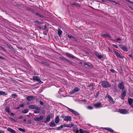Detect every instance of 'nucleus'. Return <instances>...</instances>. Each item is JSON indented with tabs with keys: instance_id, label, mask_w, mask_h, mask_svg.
Returning a JSON list of instances; mask_svg holds the SVG:
<instances>
[{
	"instance_id": "f257e3e1",
	"label": "nucleus",
	"mask_w": 133,
	"mask_h": 133,
	"mask_svg": "<svg viewBox=\"0 0 133 133\" xmlns=\"http://www.w3.org/2000/svg\"><path fill=\"white\" fill-rule=\"evenodd\" d=\"M102 86L104 88H108L111 86L110 84L108 82L102 81L101 82Z\"/></svg>"
},
{
	"instance_id": "f03ea898",
	"label": "nucleus",
	"mask_w": 133,
	"mask_h": 133,
	"mask_svg": "<svg viewBox=\"0 0 133 133\" xmlns=\"http://www.w3.org/2000/svg\"><path fill=\"white\" fill-rule=\"evenodd\" d=\"M127 91L126 89L125 90H122V93L121 95V98L123 100L124 99V98L126 96Z\"/></svg>"
},
{
	"instance_id": "7ed1b4c3",
	"label": "nucleus",
	"mask_w": 133,
	"mask_h": 133,
	"mask_svg": "<svg viewBox=\"0 0 133 133\" xmlns=\"http://www.w3.org/2000/svg\"><path fill=\"white\" fill-rule=\"evenodd\" d=\"M61 117L63 119L64 121H71V117L69 116H61Z\"/></svg>"
},
{
	"instance_id": "20e7f679",
	"label": "nucleus",
	"mask_w": 133,
	"mask_h": 133,
	"mask_svg": "<svg viewBox=\"0 0 133 133\" xmlns=\"http://www.w3.org/2000/svg\"><path fill=\"white\" fill-rule=\"evenodd\" d=\"M66 107L69 110V111L71 112H72L73 114L74 115L76 116H78L79 115V114L76 111H75L73 109H71L68 107Z\"/></svg>"
},
{
	"instance_id": "39448f33",
	"label": "nucleus",
	"mask_w": 133,
	"mask_h": 133,
	"mask_svg": "<svg viewBox=\"0 0 133 133\" xmlns=\"http://www.w3.org/2000/svg\"><path fill=\"white\" fill-rule=\"evenodd\" d=\"M106 97H107L109 99V101L112 104L114 103V102L112 97L109 94H107L106 96Z\"/></svg>"
},
{
	"instance_id": "423d86ee",
	"label": "nucleus",
	"mask_w": 133,
	"mask_h": 133,
	"mask_svg": "<svg viewBox=\"0 0 133 133\" xmlns=\"http://www.w3.org/2000/svg\"><path fill=\"white\" fill-rule=\"evenodd\" d=\"M118 87L120 89H124V85L122 81L120 83L118 84Z\"/></svg>"
},
{
	"instance_id": "0eeeda50",
	"label": "nucleus",
	"mask_w": 133,
	"mask_h": 133,
	"mask_svg": "<svg viewBox=\"0 0 133 133\" xmlns=\"http://www.w3.org/2000/svg\"><path fill=\"white\" fill-rule=\"evenodd\" d=\"M119 112L121 114H125L128 113L127 110L125 109H121L119 110Z\"/></svg>"
},
{
	"instance_id": "6e6552de",
	"label": "nucleus",
	"mask_w": 133,
	"mask_h": 133,
	"mask_svg": "<svg viewBox=\"0 0 133 133\" xmlns=\"http://www.w3.org/2000/svg\"><path fill=\"white\" fill-rule=\"evenodd\" d=\"M34 96L29 95L26 98V99L29 101H31L34 100Z\"/></svg>"
},
{
	"instance_id": "1a4fd4ad",
	"label": "nucleus",
	"mask_w": 133,
	"mask_h": 133,
	"mask_svg": "<svg viewBox=\"0 0 133 133\" xmlns=\"http://www.w3.org/2000/svg\"><path fill=\"white\" fill-rule=\"evenodd\" d=\"M84 65H87L90 68H93L94 65L90 63H88L87 62H85L83 64Z\"/></svg>"
},
{
	"instance_id": "9d476101",
	"label": "nucleus",
	"mask_w": 133,
	"mask_h": 133,
	"mask_svg": "<svg viewBox=\"0 0 133 133\" xmlns=\"http://www.w3.org/2000/svg\"><path fill=\"white\" fill-rule=\"evenodd\" d=\"M119 47L122 50L125 51H128V49L123 44L119 45Z\"/></svg>"
},
{
	"instance_id": "9b49d317",
	"label": "nucleus",
	"mask_w": 133,
	"mask_h": 133,
	"mask_svg": "<svg viewBox=\"0 0 133 133\" xmlns=\"http://www.w3.org/2000/svg\"><path fill=\"white\" fill-rule=\"evenodd\" d=\"M28 107L31 109H38V107L34 105H29L28 106Z\"/></svg>"
},
{
	"instance_id": "f8f14e48",
	"label": "nucleus",
	"mask_w": 133,
	"mask_h": 133,
	"mask_svg": "<svg viewBox=\"0 0 133 133\" xmlns=\"http://www.w3.org/2000/svg\"><path fill=\"white\" fill-rule=\"evenodd\" d=\"M80 90V89L77 87H75L74 89L71 91L70 93L73 94L76 92Z\"/></svg>"
},
{
	"instance_id": "ddd939ff",
	"label": "nucleus",
	"mask_w": 133,
	"mask_h": 133,
	"mask_svg": "<svg viewBox=\"0 0 133 133\" xmlns=\"http://www.w3.org/2000/svg\"><path fill=\"white\" fill-rule=\"evenodd\" d=\"M114 52L116 55L117 57L120 58H123V56L120 55L116 51L114 50Z\"/></svg>"
},
{
	"instance_id": "4468645a",
	"label": "nucleus",
	"mask_w": 133,
	"mask_h": 133,
	"mask_svg": "<svg viewBox=\"0 0 133 133\" xmlns=\"http://www.w3.org/2000/svg\"><path fill=\"white\" fill-rule=\"evenodd\" d=\"M94 53L98 58L100 59L103 58V55H99V54L97 53L96 51H95Z\"/></svg>"
},
{
	"instance_id": "2eb2a0df",
	"label": "nucleus",
	"mask_w": 133,
	"mask_h": 133,
	"mask_svg": "<svg viewBox=\"0 0 133 133\" xmlns=\"http://www.w3.org/2000/svg\"><path fill=\"white\" fill-rule=\"evenodd\" d=\"M43 118V115H41L39 118H35L34 119V120L36 121H39L42 120Z\"/></svg>"
},
{
	"instance_id": "dca6fc26",
	"label": "nucleus",
	"mask_w": 133,
	"mask_h": 133,
	"mask_svg": "<svg viewBox=\"0 0 133 133\" xmlns=\"http://www.w3.org/2000/svg\"><path fill=\"white\" fill-rule=\"evenodd\" d=\"M65 55H66L68 57L73 59H74L75 57L74 56L68 53H65Z\"/></svg>"
},
{
	"instance_id": "f3484780",
	"label": "nucleus",
	"mask_w": 133,
	"mask_h": 133,
	"mask_svg": "<svg viewBox=\"0 0 133 133\" xmlns=\"http://www.w3.org/2000/svg\"><path fill=\"white\" fill-rule=\"evenodd\" d=\"M8 48L10 49L13 52H15V50L12 46L10 44H6Z\"/></svg>"
},
{
	"instance_id": "a211bd4d",
	"label": "nucleus",
	"mask_w": 133,
	"mask_h": 133,
	"mask_svg": "<svg viewBox=\"0 0 133 133\" xmlns=\"http://www.w3.org/2000/svg\"><path fill=\"white\" fill-rule=\"evenodd\" d=\"M7 130L11 133H16V131L11 128L8 127L7 129Z\"/></svg>"
},
{
	"instance_id": "6ab92c4d",
	"label": "nucleus",
	"mask_w": 133,
	"mask_h": 133,
	"mask_svg": "<svg viewBox=\"0 0 133 133\" xmlns=\"http://www.w3.org/2000/svg\"><path fill=\"white\" fill-rule=\"evenodd\" d=\"M63 127H68V128H71L73 127V125L72 124H64L63 125Z\"/></svg>"
},
{
	"instance_id": "aec40b11",
	"label": "nucleus",
	"mask_w": 133,
	"mask_h": 133,
	"mask_svg": "<svg viewBox=\"0 0 133 133\" xmlns=\"http://www.w3.org/2000/svg\"><path fill=\"white\" fill-rule=\"evenodd\" d=\"M50 115H48L44 121V123H47L48 122H49L50 121Z\"/></svg>"
},
{
	"instance_id": "412c9836",
	"label": "nucleus",
	"mask_w": 133,
	"mask_h": 133,
	"mask_svg": "<svg viewBox=\"0 0 133 133\" xmlns=\"http://www.w3.org/2000/svg\"><path fill=\"white\" fill-rule=\"evenodd\" d=\"M33 79L34 80H36L38 82H40L41 81L40 79L38 78V77L37 76H34L33 77Z\"/></svg>"
},
{
	"instance_id": "4be33fe9",
	"label": "nucleus",
	"mask_w": 133,
	"mask_h": 133,
	"mask_svg": "<svg viewBox=\"0 0 133 133\" xmlns=\"http://www.w3.org/2000/svg\"><path fill=\"white\" fill-rule=\"evenodd\" d=\"M87 86L88 87H92V89H94V87H93L95 85V83H91L89 84H88V85L87 84Z\"/></svg>"
},
{
	"instance_id": "5701e85b",
	"label": "nucleus",
	"mask_w": 133,
	"mask_h": 133,
	"mask_svg": "<svg viewBox=\"0 0 133 133\" xmlns=\"http://www.w3.org/2000/svg\"><path fill=\"white\" fill-rule=\"evenodd\" d=\"M102 36L104 37H108L109 38H111V37L108 34H104L102 35Z\"/></svg>"
},
{
	"instance_id": "b1692460",
	"label": "nucleus",
	"mask_w": 133,
	"mask_h": 133,
	"mask_svg": "<svg viewBox=\"0 0 133 133\" xmlns=\"http://www.w3.org/2000/svg\"><path fill=\"white\" fill-rule=\"evenodd\" d=\"M104 129L105 130H108L110 132L113 133L114 131L113 130L109 128H104Z\"/></svg>"
},
{
	"instance_id": "393cba45",
	"label": "nucleus",
	"mask_w": 133,
	"mask_h": 133,
	"mask_svg": "<svg viewBox=\"0 0 133 133\" xmlns=\"http://www.w3.org/2000/svg\"><path fill=\"white\" fill-rule=\"evenodd\" d=\"M101 105V103H99L94 104V106L96 108H99Z\"/></svg>"
},
{
	"instance_id": "a878e982",
	"label": "nucleus",
	"mask_w": 133,
	"mask_h": 133,
	"mask_svg": "<svg viewBox=\"0 0 133 133\" xmlns=\"http://www.w3.org/2000/svg\"><path fill=\"white\" fill-rule=\"evenodd\" d=\"M59 121V119L58 116H57L55 119V122L56 123H58Z\"/></svg>"
},
{
	"instance_id": "bb28decb",
	"label": "nucleus",
	"mask_w": 133,
	"mask_h": 133,
	"mask_svg": "<svg viewBox=\"0 0 133 133\" xmlns=\"http://www.w3.org/2000/svg\"><path fill=\"white\" fill-rule=\"evenodd\" d=\"M72 131L75 133H78L79 131L78 129V128L77 127L73 129Z\"/></svg>"
},
{
	"instance_id": "cd10ccee",
	"label": "nucleus",
	"mask_w": 133,
	"mask_h": 133,
	"mask_svg": "<svg viewBox=\"0 0 133 133\" xmlns=\"http://www.w3.org/2000/svg\"><path fill=\"white\" fill-rule=\"evenodd\" d=\"M49 126L51 127H54L56 126V125L54 122L51 121L49 124Z\"/></svg>"
},
{
	"instance_id": "c85d7f7f",
	"label": "nucleus",
	"mask_w": 133,
	"mask_h": 133,
	"mask_svg": "<svg viewBox=\"0 0 133 133\" xmlns=\"http://www.w3.org/2000/svg\"><path fill=\"white\" fill-rule=\"evenodd\" d=\"M62 59L63 60L65 61L66 62H68L70 64H71L72 63V62L69 61L68 59L66 58H65L63 57L62 58Z\"/></svg>"
},
{
	"instance_id": "c756f323",
	"label": "nucleus",
	"mask_w": 133,
	"mask_h": 133,
	"mask_svg": "<svg viewBox=\"0 0 133 133\" xmlns=\"http://www.w3.org/2000/svg\"><path fill=\"white\" fill-rule=\"evenodd\" d=\"M35 15L41 18H43L44 16L40 14L37 12L35 14Z\"/></svg>"
},
{
	"instance_id": "7c9ffc66",
	"label": "nucleus",
	"mask_w": 133,
	"mask_h": 133,
	"mask_svg": "<svg viewBox=\"0 0 133 133\" xmlns=\"http://www.w3.org/2000/svg\"><path fill=\"white\" fill-rule=\"evenodd\" d=\"M8 94L5 92L2 91H0V95L5 96L7 95Z\"/></svg>"
},
{
	"instance_id": "2f4dec72",
	"label": "nucleus",
	"mask_w": 133,
	"mask_h": 133,
	"mask_svg": "<svg viewBox=\"0 0 133 133\" xmlns=\"http://www.w3.org/2000/svg\"><path fill=\"white\" fill-rule=\"evenodd\" d=\"M128 102L129 105L131 104L133 102V99L131 98H129L128 99Z\"/></svg>"
},
{
	"instance_id": "473e14b6",
	"label": "nucleus",
	"mask_w": 133,
	"mask_h": 133,
	"mask_svg": "<svg viewBox=\"0 0 133 133\" xmlns=\"http://www.w3.org/2000/svg\"><path fill=\"white\" fill-rule=\"evenodd\" d=\"M5 110L8 113H9L10 112V111L9 107H6L5 109Z\"/></svg>"
},
{
	"instance_id": "72a5a7b5",
	"label": "nucleus",
	"mask_w": 133,
	"mask_h": 133,
	"mask_svg": "<svg viewBox=\"0 0 133 133\" xmlns=\"http://www.w3.org/2000/svg\"><path fill=\"white\" fill-rule=\"evenodd\" d=\"M38 109H36V110H34V112L35 114H38L39 113V111L41 110L40 108L38 107Z\"/></svg>"
},
{
	"instance_id": "f704fd0d",
	"label": "nucleus",
	"mask_w": 133,
	"mask_h": 133,
	"mask_svg": "<svg viewBox=\"0 0 133 133\" xmlns=\"http://www.w3.org/2000/svg\"><path fill=\"white\" fill-rule=\"evenodd\" d=\"M29 111V110L28 109H25L23 110L22 111V113L26 114Z\"/></svg>"
},
{
	"instance_id": "c9c22d12",
	"label": "nucleus",
	"mask_w": 133,
	"mask_h": 133,
	"mask_svg": "<svg viewBox=\"0 0 133 133\" xmlns=\"http://www.w3.org/2000/svg\"><path fill=\"white\" fill-rule=\"evenodd\" d=\"M41 63L47 66H48L49 65V64L47 62L44 61L41 62Z\"/></svg>"
},
{
	"instance_id": "e433bc0d",
	"label": "nucleus",
	"mask_w": 133,
	"mask_h": 133,
	"mask_svg": "<svg viewBox=\"0 0 133 133\" xmlns=\"http://www.w3.org/2000/svg\"><path fill=\"white\" fill-rule=\"evenodd\" d=\"M114 92H117V87L116 86H114Z\"/></svg>"
},
{
	"instance_id": "4c0bfd02",
	"label": "nucleus",
	"mask_w": 133,
	"mask_h": 133,
	"mask_svg": "<svg viewBox=\"0 0 133 133\" xmlns=\"http://www.w3.org/2000/svg\"><path fill=\"white\" fill-rule=\"evenodd\" d=\"M18 129L19 131H22L23 132H25V130L24 129L21 128H18Z\"/></svg>"
},
{
	"instance_id": "58836bf2",
	"label": "nucleus",
	"mask_w": 133,
	"mask_h": 133,
	"mask_svg": "<svg viewBox=\"0 0 133 133\" xmlns=\"http://www.w3.org/2000/svg\"><path fill=\"white\" fill-rule=\"evenodd\" d=\"M63 127V125H61L59 127H57L56 128L57 130H60Z\"/></svg>"
},
{
	"instance_id": "ea45409f",
	"label": "nucleus",
	"mask_w": 133,
	"mask_h": 133,
	"mask_svg": "<svg viewBox=\"0 0 133 133\" xmlns=\"http://www.w3.org/2000/svg\"><path fill=\"white\" fill-rule=\"evenodd\" d=\"M9 119L10 120H11V121H13V122H17V121L15 120V119H14L12 117H10L9 118Z\"/></svg>"
},
{
	"instance_id": "a19ab883",
	"label": "nucleus",
	"mask_w": 133,
	"mask_h": 133,
	"mask_svg": "<svg viewBox=\"0 0 133 133\" xmlns=\"http://www.w3.org/2000/svg\"><path fill=\"white\" fill-rule=\"evenodd\" d=\"M62 33V31L60 30H58V34L60 36L61 35Z\"/></svg>"
},
{
	"instance_id": "79ce46f5",
	"label": "nucleus",
	"mask_w": 133,
	"mask_h": 133,
	"mask_svg": "<svg viewBox=\"0 0 133 133\" xmlns=\"http://www.w3.org/2000/svg\"><path fill=\"white\" fill-rule=\"evenodd\" d=\"M12 96L14 98H15L17 96V95L15 94H12Z\"/></svg>"
},
{
	"instance_id": "37998d69",
	"label": "nucleus",
	"mask_w": 133,
	"mask_h": 133,
	"mask_svg": "<svg viewBox=\"0 0 133 133\" xmlns=\"http://www.w3.org/2000/svg\"><path fill=\"white\" fill-rule=\"evenodd\" d=\"M66 36H67L70 39L72 38L73 36L70 35L69 34H66Z\"/></svg>"
},
{
	"instance_id": "c03bdc74",
	"label": "nucleus",
	"mask_w": 133,
	"mask_h": 133,
	"mask_svg": "<svg viewBox=\"0 0 133 133\" xmlns=\"http://www.w3.org/2000/svg\"><path fill=\"white\" fill-rule=\"evenodd\" d=\"M121 40V39L120 38H118L117 39H115V40H114V41H115V42H117L118 41Z\"/></svg>"
},
{
	"instance_id": "a18cd8bd",
	"label": "nucleus",
	"mask_w": 133,
	"mask_h": 133,
	"mask_svg": "<svg viewBox=\"0 0 133 133\" xmlns=\"http://www.w3.org/2000/svg\"><path fill=\"white\" fill-rule=\"evenodd\" d=\"M35 22L37 23L38 24H43V22H41V21H36Z\"/></svg>"
},
{
	"instance_id": "49530a36",
	"label": "nucleus",
	"mask_w": 133,
	"mask_h": 133,
	"mask_svg": "<svg viewBox=\"0 0 133 133\" xmlns=\"http://www.w3.org/2000/svg\"><path fill=\"white\" fill-rule=\"evenodd\" d=\"M88 109H90L91 110L93 109V108L92 107L90 106H89L87 107Z\"/></svg>"
},
{
	"instance_id": "de8ad7c7",
	"label": "nucleus",
	"mask_w": 133,
	"mask_h": 133,
	"mask_svg": "<svg viewBox=\"0 0 133 133\" xmlns=\"http://www.w3.org/2000/svg\"><path fill=\"white\" fill-rule=\"evenodd\" d=\"M79 133H84V131H83L82 129H80L79 131Z\"/></svg>"
},
{
	"instance_id": "09e8293b",
	"label": "nucleus",
	"mask_w": 133,
	"mask_h": 133,
	"mask_svg": "<svg viewBox=\"0 0 133 133\" xmlns=\"http://www.w3.org/2000/svg\"><path fill=\"white\" fill-rule=\"evenodd\" d=\"M110 71L111 72L113 73H115V70L113 69H110Z\"/></svg>"
},
{
	"instance_id": "8fccbe9b",
	"label": "nucleus",
	"mask_w": 133,
	"mask_h": 133,
	"mask_svg": "<svg viewBox=\"0 0 133 133\" xmlns=\"http://www.w3.org/2000/svg\"><path fill=\"white\" fill-rule=\"evenodd\" d=\"M27 10L29 11H32L33 10V9L31 8H29L27 9Z\"/></svg>"
},
{
	"instance_id": "3c124183",
	"label": "nucleus",
	"mask_w": 133,
	"mask_h": 133,
	"mask_svg": "<svg viewBox=\"0 0 133 133\" xmlns=\"http://www.w3.org/2000/svg\"><path fill=\"white\" fill-rule=\"evenodd\" d=\"M112 45H113V46L115 48H118V46L117 45H116L115 44H113Z\"/></svg>"
},
{
	"instance_id": "603ef678",
	"label": "nucleus",
	"mask_w": 133,
	"mask_h": 133,
	"mask_svg": "<svg viewBox=\"0 0 133 133\" xmlns=\"http://www.w3.org/2000/svg\"><path fill=\"white\" fill-rule=\"evenodd\" d=\"M27 123L28 124H30L31 123V121L30 119H29L27 121Z\"/></svg>"
},
{
	"instance_id": "864d4df0",
	"label": "nucleus",
	"mask_w": 133,
	"mask_h": 133,
	"mask_svg": "<svg viewBox=\"0 0 133 133\" xmlns=\"http://www.w3.org/2000/svg\"><path fill=\"white\" fill-rule=\"evenodd\" d=\"M1 49H2L3 51L5 52L6 51V50L3 47L1 46Z\"/></svg>"
},
{
	"instance_id": "5fc2aeb1",
	"label": "nucleus",
	"mask_w": 133,
	"mask_h": 133,
	"mask_svg": "<svg viewBox=\"0 0 133 133\" xmlns=\"http://www.w3.org/2000/svg\"><path fill=\"white\" fill-rule=\"evenodd\" d=\"M72 39H74V40L76 42L77 41V40L74 37H73L72 38Z\"/></svg>"
},
{
	"instance_id": "6e6d98bb",
	"label": "nucleus",
	"mask_w": 133,
	"mask_h": 133,
	"mask_svg": "<svg viewBox=\"0 0 133 133\" xmlns=\"http://www.w3.org/2000/svg\"><path fill=\"white\" fill-rule=\"evenodd\" d=\"M72 39H74V40L76 42L77 41V40L74 37H73L72 38Z\"/></svg>"
},
{
	"instance_id": "4d7b16f0",
	"label": "nucleus",
	"mask_w": 133,
	"mask_h": 133,
	"mask_svg": "<svg viewBox=\"0 0 133 133\" xmlns=\"http://www.w3.org/2000/svg\"><path fill=\"white\" fill-rule=\"evenodd\" d=\"M72 5H75V6H79V5H77V4L74 3H73L72 4Z\"/></svg>"
},
{
	"instance_id": "13d9d810",
	"label": "nucleus",
	"mask_w": 133,
	"mask_h": 133,
	"mask_svg": "<svg viewBox=\"0 0 133 133\" xmlns=\"http://www.w3.org/2000/svg\"><path fill=\"white\" fill-rule=\"evenodd\" d=\"M129 57L132 58H133V56L132 54H129Z\"/></svg>"
},
{
	"instance_id": "bf43d9fd",
	"label": "nucleus",
	"mask_w": 133,
	"mask_h": 133,
	"mask_svg": "<svg viewBox=\"0 0 133 133\" xmlns=\"http://www.w3.org/2000/svg\"><path fill=\"white\" fill-rule=\"evenodd\" d=\"M39 102H40V104L41 105H43V102L42 101H39Z\"/></svg>"
},
{
	"instance_id": "052dcab7",
	"label": "nucleus",
	"mask_w": 133,
	"mask_h": 133,
	"mask_svg": "<svg viewBox=\"0 0 133 133\" xmlns=\"http://www.w3.org/2000/svg\"><path fill=\"white\" fill-rule=\"evenodd\" d=\"M84 133H90L88 131L86 130H84Z\"/></svg>"
},
{
	"instance_id": "680f3d73",
	"label": "nucleus",
	"mask_w": 133,
	"mask_h": 133,
	"mask_svg": "<svg viewBox=\"0 0 133 133\" xmlns=\"http://www.w3.org/2000/svg\"><path fill=\"white\" fill-rule=\"evenodd\" d=\"M130 105V107L133 108V102Z\"/></svg>"
},
{
	"instance_id": "e2e57ef3",
	"label": "nucleus",
	"mask_w": 133,
	"mask_h": 133,
	"mask_svg": "<svg viewBox=\"0 0 133 133\" xmlns=\"http://www.w3.org/2000/svg\"><path fill=\"white\" fill-rule=\"evenodd\" d=\"M23 117V116H19V117L18 118V119H21Z\"/></svg>"
},
{
	"instance_id": "0e129e2a",
	"label": "nucleus",
	"mask_w": 133,
	"mask_h": 133,
	"mask_svg": "<svg viewBox=\"0 0 133 133\" xmlns=\"http://www.w3.org/2000/svg\"><path fill=\"white\" fill-rule=\"evenodd\" d=\"M43 34L45 35H47L46 32V31H44Z\"/></svg>"
},
{
	"instance_id": "69168bd1",
	"label": "nucleus",
	"mask_w": 133,
	"mask_h": 133,
	"mask_svg": "<svg viewBox=\"0 0 133 133\" xmlns=\"http://www.w3.org/2000/svg\"><path fill=\"white\" fill-rule=\"evenodd\" d=\"M0 133H5L2 130H0Z\"/></svg>"
},
{
	"instance_id": "338daca9",
	"label": "nucleus",
	"mask_w": 133,
	"mask_h": 133,
	"mask_svg": "<svg viewBox=\"0 0 133 133\" xmlns=\"http://www.w3.org/2000/svg\"><path fill=\"white\" fill-rule=\"evenodd\" d=\"M20 107H22L24 106V104L23 103L21 104L20 105Z\"/></svg>"
},
{
	"instance_id": "774afa93",
	"label": "nucleus",
	"mask_w": 133,
	"mask_h": 133,
	"mask_svg": "<svg viewBox=\"0 0 133 133\" xmlns=\"http://www.w3.org/2000/svg\"><path fill=\"white\" fill-rule=\"evenodd\" d=\"M129 8L133 11V8L131 6H129Z\"/></svg>"
}]
</instances>
